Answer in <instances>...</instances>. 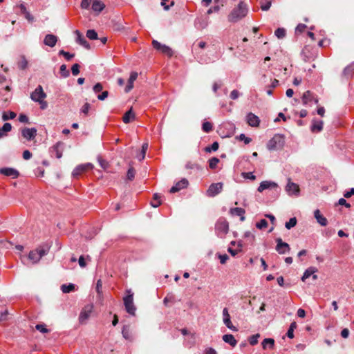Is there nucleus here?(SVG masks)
I'll return each instance as SVG.
<instances>
[{"instance_id":"25","label":"nucleus","mask_w":354,"mask_h":354,"mask_svg":"<svg viewBox=\"0 0 354 354\" xmlns=\"http://www.w3.org/2000/svg\"><path fill=\"white\" fill-rule=\"evenodd\" d=\"M314 216L316 218L317 223L322 226H326L327 225V219L320 212L319 209H316L314 212Z\"/></svg>"},{"instance_id":"60","label":"nucleus","mask_w":354,"mask_h":354,"mask_svg":"<svg viewBox=\"0 0 354 354\" xmlns=\"http://www.w3.org/2000/svg\"><path fill=\"white\" fill-rule=\"evenodd\" d=\"M239 92L237 90H233L230 93V98L232 100H236L239 97Z\"/></svg>"},{"instance_id":"42","label":"nucleus","mask_w":354,"mask_h":354,"mask_svg":"<svg viewBox=\"0 0 354 354\" xmlns=\"http://www.w3.org/2000/svg\"><path fill=\"white\" fill-rule=\"evenodd\" d=\"M244 237L247 239V241L250 244H252L255 239L254 235L252 234L250 232H246L244 234Z\"/></svg>"},{"instance_id":"9","label":"nucleus","mask_w":354,"mask_h":354,"mask_svg":"<svg viewBox=\"0 0 354 354\" xmlns=\"http://www.w3.org/2000/svg\"><path fill=\"white\" fill-rule=\"evenodd\" d=\"M37 129L35 128H23L21 130V136L27 140L30 141L35 138L37 136Z\"/></svg>"},{"instance_id":"33","label":"nucleus","mask_w":354,"mask_h":354,"mask_svg":"<svg viewBox=\"0 0 354 354\" xmlns=\"http://www.w3.org/2000/svg\"><path fill=\"white\" fill-rule=\"evenodd\" d=\"M61 290L64 293H69L75 290V285L73 283L63 284L61 286Z\"/></svg>"},{"instance_id":"29","label":"nucleus","mask_w":354,"mask_h":354,"mask_svg":"<svg viewBox=\"0 0 354 354\" xmlns=\"http://www.w3.org/2000/svg\"><path fill=\"white\" fill-rule=\"evenodd\" d=\"M261 345L263 349H266L268 346L272 349L274 346V339L272 338H266L262 342Z\"/></svg>"},{"instance_id":"26","label":"nucleus","mask_w":354,"mask_h":354,"mask_svg":"<svg viewBox=\"0 0 354 354\" xmlns=\"http://www.w3.org/2000/svg\"><path fill=\"white\" fill-rule=\"evenodd\" d=\"M135 119V114L132 111V109H130L128 111H127L123 118H122V121L125 123V124H128L132 121H133Z\"/></svg>"},{"instance_id":"17","label":"nucleus","mask_w":354,"mask_h":354,"mask_svg":"<svg viewBox=\"0 0 354 354\" xmlns=\"http://www.w3.org/2000/svg\"><path fill=\"white\" fill-rule=\"evenodd\" d=\"M156 50L161 52L162 54H164L169 57H171L174 53L173 50L170 47H169L165 44H162L157 41H156Z\"/></svg>"},{"instance_id":"52","label":"nucleus","mask_w":354,"mask_h":354,"mask_svg":"<svg viewBox=\"0 0 354 354\" xmlns=\"http://www.w3.org/2000/svg\"><path fill=\"white\" fill-rule=\"evenodd\" d=\"M71 72L74 76L77 75L80 73V65L75 64L71 67Z\"/></svg>"},{"instance_id":"36","label":"nucleus","mask_w":354,"mask_h":354,"mask_svg":"<svg viewBox=\"0 0 354 354\" xmlns=\"http://www.w3.org/2000/svg\"><path fill=\"white\" fill-rule=\"evenodd\" d=\"M122 336L124 337V338H125L126 339H131V333L129 330V327L128 326H123L122 330Z\"/></svg>"},{"instance_id":"63","label":"nucleus","mask_w":354,"mask_h":354,"mask_svg":"<svg viewBox=\"0 0 354 354\" xmlns=\"http://www.w3.org/2000/svg\"><path fill=\"white\" fill-rule=\"evenodd\" d=\"M228 259L229 257L226 254L219 255V259L221 264H225Z\"/></svg>"},{"instance_id":"14","label":"nucleus","mask_w":354,"mask_h":354,"mask_svg":"<svg viewBox=\"0 0 354 354\" xmlns=\"http://www.w3.org/2000/svg\"><path fill=\"white\" fill-rule=\"evenodd\" d=\"M0 174L6 176L12 177V178H17L19 176V173L17 169L9 167L1 168Z\"/></svg>"},{"instance_id":"20","label":"nucleus","mask_w":354,"mask_h":354,"mask_svg":"<svg viewBox=\"0 0 354 354\" xmlns=\"http://www.w3.org/2000/svg\"><path fill=\"white\" fill-rule=\"evenodd\" d=\"M137 77H138L137 72L133 71L131 73L130 77L128 80L127 84L124 88V91L126 93H129L133 88V83H134V81H136V80L137 79Z\"/></svg>"},{"instance_id":"5","label":"nucleus","mask_w":354,"mask_h":354,"mask_svg":"<svg viewBox=\"0 0 354 354\" xmlns=\"http://www.w3.org/2000/svg\"><path fill=\"white\" fill-rule=\"evenodd\" d=\"M215 230L217 232L226 234L229 231V223L225 218H219L216 223Z\"/></svg>"},{"instance_id":"53","label":"nucleus","mask_w":354,"mask_h":354,"mask_svg":"<svg viewBox=\"0 0 354 354\" xmlns=\"http://www.w3.org/2000/svg\"><path fill=\"white\" fill-rule=\"evenodd\" d=\"M238 139L239 140L244 141L245 144L246 145L249 144L252 141L251 138L246 137L245 135L243 133L240 134L239 136L238 137Z\"/></svg>"},{"instance_id":"12","label":"nucleus","mask_w":354,"mask_h":354,"mask_svg":"<svg viewBox=\"0 0 354 354\" xmlns=\"http://www.w3.org/2000/svg\"><path fill=\"white\" fill-rule=\"evenodd\" d=\"M91 168L92 165L90 163L80 165L73 169L72 175L74 178H78L82 174Z\"/></svg>"},{"instance_id":"51","label":"nucleus","mask_w":354,"mask_h":354,"mask_svg":"<svg viewBox=\"0 0 354 354\" xmlns=\"http://www.w3.org/2000/svg\"><path fill=\"white\" fill-rule=\"evenodd\" d=\"M219 145L217 142H214L212 143L211 147H207L205 148V151L210 152L211 151H216L218 149Z\"/></svg>"},{"instance_id":"40","label":"nucleus","mask_w":354,"mask_h":354,"mask_svg":"<svg viewBox=\"0 0 354 354\" xmlns=\"http://www.w3.org/2000/svg\"><path fill=\"white\" fill-rule=\"evenodd\" d=\"M297 225V218L295 217L291 218L288 222H286L285 226L287 229L290 230Z\"/></svg>"},{"instance_id":"21","label":"nucleus","mask_w":354,"mask_h":354,"mask_svg":"<svg viewBox=\"0 0 354 354\" xmlns=\"http://www.w3.org/2000/svg\"><path fill=\"white\" fill-rule=\"evenodd\" d=\"M277 187V184L274 182L271 181H263L260 183L259 187H258L257 190L259 192H262L265 189H274Z\"/></svg>"},{"instance_id":"24","label":"nucleus","mask_w":354,"mask_h":354,"mask_svg":"<svg viewBox=\"0 0 354 354\" xmlns=\"http://www.w3.org/2000/svg\"><path fill=\"white\" fill-rule=\"evenodd\" d=\"M75 34L77 35V42L80 44L81 46L84 47L86 49H90L91 46L89 43L86 40V39L82 35L79 30H75Z\"/></svg>"},{"instance_id":"35","label":"nucleus","mask_w":354,"mask_h":354,"mask_svg":"<svg viewBox=\"0 0 354 354\" xmlns=\"http://www.w3.org/2000/svg\"><path fill=\"white\" fill-rule=\"evenodd\" d=\"M322 129H323V122L322 121L315 122L311 127L312 131H320L322 130Z\"/></svg>"},{"instance_id":"10","label":"nucleus","mask_w":354,"mask_h":354,"mask_svg":"<svg viewBox=\"0 0 354 354\" xmlns=\"http://www.w3.org/2000/svg\"><path fill=\"white\" fill-rule=\"evenodd\" d=\"M312 102H315V104H317L318 99L314 96L311 91H307L304 92L302 95V103L304 105H311Z\"/></svg>"},{"instance_id":"50","label":"nucleus","mask_w":354,"mask_h":354,"mask_svg":"<svg viewBox=\"0 0 354 354\" xmlns=\"http://www.w3.org/2000/svg\"><path fill=\"white\" fill-rule=\"evenodd\" d=\"M268 226V221L266 219H261L256 223V227L259 229L266 228Z\"/></svg>"},{"instance_id":"18","label":"nucleus","mask_w":354,"mask_h":354,"mask_svg":"<svg viewBox=\"0 0 354 354\" xmlns=\"http://www.w3.org/2000/svg\"><path fill=\"white\" fill-rule=\"evenodd\" d=\"M188 184H189L188 180L185 178H183L181 180L176 183V185H174L170 189L169 192H170V193L178 192L180 190H181L182 189L187 187Z\"/></svg>"},{"instance_id":"6","label":"nucleus","mask_w":354,"mask_h":354,"mask_svg":"<svg viewBox=\"0 0 354 354\" xmlns=\"http://www.w3.org/2000/svg\"><path fill=\"white\" fill-rule=\"evenodd\" d=\"M46 97V94L44 91L41 85H39L35 90L30 94V98L34 102H38L44 100Z\"/></svg>"},{"instance_id":"59","label":"nucleus","mask_w":354,"mask_h":354,"mask_svg":"<svg viewBox=\"0 0 354 354\" xmlns=\"http://www.w3.org/2000/svg\"><path fill=\"white\" fill-rule=\"evenodd\" d=\"M28 117L25 115V114H23V113H21L19 116V121L20 122H23V123H28Z\"/></svg>"},{"instance_id":"1","label":"nucleus","mask_w":354,"mask_h":354,"mask_svg":"<svg viewBox=\"0 0 354 354\" xmlns=\"http://www.w3.org/2000/svg\"><path fill=\"white\" fill-rule=\"evenodd\" d=\"M248 14V8L245 3L240 2L237 7L234 8L228 15V21L230 22H237Z\"/></svg>"},{"instance_id":"55","label":"nucleus","mask_w":354,"mask_h":354,"mask_svg":"<svg viewBox=\"0 0 354 354\" xmlns=\"http://www.w3.org/2000/svg\"><path fill=\"white\" fill-rule=\"evenodd\" d=\"M242 176L245 178L250 179V180H252L256 179V176L252 172H244V173H242Z\"/></svg>"},{"instance_id":"64","label":"nucleus","mask_w":354,"mask_h":354,"mask_svg":"<svg viewBox=\"0 0 354 354\" xmlns=\"http://www.w3.org/2000/svg\"><path fill=\"white\" fill-rule=\"evenodd\" d=\"M338 204L340 205H344L347 208H350L351 207V205L349 203H348L346 202V201L344 198H343L339 199Z\"/></svg>"},{"instance_id":"56","label":"nucleus","mask_w":354,"mask_h":354,"mask_svg":"<svg viewBox=\"0 0 354 354\" xmlns=\"http://www.w3.org/2000/svg\"><path fill=\"white\" fill-rule=\"evenodd\" d=\"M168 0H161V6L164 8V10H168L171 6H173L174 5V1H172L170 3V5H167L166 1Z\"/></svg>"},{"instance_id":"4","label":"nucleus","mask_w":354,"mask_h":354,"mask_svg":"<svg viewBox=\"0 0 354 354\" xmlns=\"http://www.w3.org/2000/svg\"><path fill=\"white\" fill-rule=\"evenodd\" d=\"M284 145V137L281 134H275L270 139L268 144L267 148L270 151L277 150L281 149Z\"/></svg>"},{"instance_id":"13","label":"nucleus","mask_w":354,"mask_h":354,"mask_svg":"<svg viewBox=\"0 0 354 354\" xmlns=\"http://www.w3.org/2000/svg\"><path fill=\"white\" fill-rule=\"evenodd\" d=\"M286 190L289 195L295 194L297 196L299 195L300 192L299 185L296 183H292L290 178L288 179V184L286 187Z\"/></svg>"},{"instance_id":"43","label":"nucleus","mask_w":354,"mask_h":354,"mask_svg":"<svg viewBox=\"0 0 354 354\" xmlns=\"http://www.w3.org/2000/svg\"><path fill=\"white\" fill-rule=\"evenodd\" d=\"M59 55H63L67 61H70L75 56L74 54H71L68 52L64 51V50H59Z\"/></svg>"},{"instance_id":"7","label":"nucleus","mask_w":354,"mask_h":354,"mask_svg":"<svg viewBox=\"0 0 354 354\" xmlns=\"http://www.w3.org/2000/svg\"><path fill=\"white\" fill-rule=\"evenodd\" d=\"M223 185L222 183L211 184L207 190V195L209 197H214L222 191Z\"/></svg>"},{"instance_id":"31","label":"nucleus","mask_w":354,"mask_h":354,"mask_svg":"<svg viewBox=\"0 0 354 354\" xmlns=\"http://www.w3.org/2000/svg\"><path fill=\"white\" fill-rule=\"evenodd\" d=\"M260 4L263 11H268L271 7L272 0H261Z\"/></svg>"},{"instance_id":"30","label":"nucleus","mask_w":354,"mask_h":354,"mask_svg":"<svg viewBox=\"0 0 354 354\" xmlns=\"http://www.w3.org/2000/svg\"><path fill=\"white\" fill-rule=\"evenodd\" d=\"M12 129L11 124L6 122L1 128H0V138L6 136V133L10 131Z\"/></svg>"},{"instance_id":"23","label":"nucleus","mask_w":354,"mask_h":354,"mask_svg":"<svg viewBox=\"0 0 354 354\" xmlns=\"http://www.w3.org/2000/svg\"><path fill=\"white\" fill-rule=\"evenodd\" d=\"M105 8L104 3L100 0H93L91 8L93 12L99 14Z\"/></svg>"},{"instance_id":"37","label":"nucleus","mask_w":354,"mask_h":354,"mask_svg":"<svg viewBox=\"0 0 354 354\" xmlns=\"http://www.w3.org/2000/svg\"><path fill=\"white\" fill-rule=\"evenodd\" d=\"M86 37L91 40L97 39V33L95 30H88L86 32Z\"/></svg>"},{"instance_id":"41","label":"nucleus","mask_w":354,"mask_h":354,"mask_svg":"<svg viewBox=\"0 0 354 354\" xmlns=\"http://www.w3.org/2000/svg\"><path fill=\"white\" fill-rule=\"evenodd\" d=\"M60 74L64 77H67L69 76V71L67 69V67L65 64H62L60 66Z\"/></svg>"},{"instance_id":"45","label":"nucleus","mask_w":354,"mask_h":354,"mask_svg":"<svg viewBox=\"0 0 354 354\" xmlns=\"http://www.w3.org/2000/svg\"><path fill=\"white\" fill-rule=\"evenodd\" d=\"M219 162V159L214 157L209 159V166L211 169H215Z\"/></svg>"},{"instance_id":"32","label":"nucleus","mask_w":354,"mask_h":354,"mask_svg":"<svg viewBox=\"0 0 354 354\" xmlns=\"http://www.w3.org/2000/svg\"><path fill=\"white\" fill-rule=\"evenodd\" d=\"M354 73V64H351L346 66L343 71V75L349 77Z\"/></svg>"},{"instance_id":"48","label":"nucleus","mask_w":354,"mask_h":354,"mask_svg":"<svg viewBox=\"0 0 354 354\" xmlns=\"http://www.w3.org/2000/svg\"><path fill=\"white\" fill-rule=\"evenodd\" d=\"M202 129L205 132L209 133L212 130V124L209 122H205L203 124Z\"/></svg>"},{"instance_id":"28","label":"nucleus","mask_w":354,"mask_h":354,"mask_svg":"<svg viewBox=\"0 0 354 354\" xmlns=\"http://www.w3.org/2000/svg\"><path fill=\"white\" fill-rule=\"evenodd\" d=\"M317 272V269L315 267H310L304 273V275L301 277V280L304 281L306 279L310 277L312 274Z\"/></svg>"},{"instance_id":"11","label":"nucleus","mask_w":354,"mask_h":354,"mask_svg":"<svg viewBox=\"0 0 354 354\" xmlns=\"http://www.w3.org/2000/svg\"><path fill=\"white\" fill-rule=\"evenodd\" d=\"M276 250L281 254L288 252L290 250L289 245L282 241L281 238L276 239Z\"/></svg>"},{"instance_id":"19","label":"nucleus","mask_w":354,"mask_h":354,"mask_svg":"<svg viewBox=\"0 0 354 354\" xmlns=\"http://www.w3.org/2000/svg\"><path fill=\"white\" fill-rule=\"evenodd\" d=\"M248 124L253 127H258L259 125L260 120L258 116L252 113H249L247 116Z\"/></svg>"},{"instance_id":"39","label":"nucleus","mask_w":354,"mask_h":354,"mask_svg":"<svg viewBox=\"0 0 354 354\" xmlns=\"http://www.w3.org/2000/svg\"><path fill=\"white\" fill-rule=\"evenodd\" d=\"M274 35L279 38L282 39L286 36V30L283 28H278L275 32Z\"/></svg>"},{"instance_id":"15","label":"nucleus","mask_w":354,"mask_h":354,"mask_svg":"<svg viewBox=\"0 0 354 354\" xmlns=\"http://www.w3.org/2000/svg\"><path fill=\"white\" fill-rule=\"evenodd\" d=\"M223 323L225 324V325L228 328H230L234 331H236L237 328L233 326V324L230 320V314L228 313V310L227 308H225L223 310Z\"/></svg>"},{"instance_id":"22","label":"nucleus","mask_w":354,"mask_h":354,"mask_svg":"<svg viewBox=\"0 0 354 354\" xmlns=\"http://www.w3.org/2000/svg\"><path fill=\"white\" fill-rule=\"evenodd\" d=\"M57 41V37L53 34H48L45 36L44 43L50 47H54Z\"/></svg>"},{"instance_id":"57","label":"nucleus","mask_w":354,"mask_h":354,"mask_svg":"<svg viewBox=\"0 0 354 354\" xmlns=\"http://www.w3.org/2000/svg\"><path fill=\"white\" fill-rule=\"evenodd\" d=\"M92 0H82L81 8L82 9H88Z\"/></svg>"},{"instance_id":"61","label":"nucleus","mask_w":354,"mask_h":354,"mask_svg":"<svg viewBox=\"0 0 354 354\" xmlns=\"http://www.w3.org/2000/svg\"><path fill=\"white\" fill-rule=\"evenodd\" d=\"M306 28V26L305 24H300L296 27V32L301 33L305 30Z\"/></svg>"},{"instance_id":"44","label":"nucleus","mask_w":354,"mask_h":354,"mask_svg":"<svg viewBox=\"0 0 354 354\" xmlns=\"http://www.w3.org/2000/svg\"><path fill=\"white\" fill-rule=\"evenodd\" d=\"M35 328L41 333H47L49 332L48 329L46 328V324H37L35 326Z\"/></svg>"},{"instance_id":"62","label":"nucleus","mask_w":354,"mask_h":354,"mask_svg":"<svg viewBox=\"0 0 354 354\" xmlns=\"http://www.w3.org/2000/svg\"><path fill=\"white\" fill-rule=\"evenodd\" d=\"M109 95V92L107 91H103L101 94L97 95V98L100 100H104Z\"/></svg>"},{"instance_id":"8","label":"nucleus","mask_w":354,"mask_h":354,"mask_svg":"<svg viewBox=\"0 0 354 354\" xmlns=\"http://www.w3.org/2000/svg\"><path fill=\"white\" fill-rule=\"evenodd\" d=\"M64 150V143L62 142H57L50 149L51 156H55L59 159L62 156Z\"/></svg>"},{"instance_id":"58","label":"nucleus","mask_w":354,"mask_h":354,"mask_svg":"<svg viewBox=\"0 0 354 354\" xmlns=\"http://www.w3.org/2000/svg\"><path fill=\"white\" fill-rule=\"evenodd\" d=\"M102 89H103V86L101 83H97L93 86V91L95 93L101 92L102 91Z\"/></svg>"},{"instance_id":"38","label":"nucleus","mask_w":354,"mask_h":354,"mask_svg":"<svg viewBox=\"0 0 354 354\" xmlns=\"http://www.w3.org/2000/svg\"><path fill=\"white\" fill-rule=\"evenodd\" d=\"M136 170L133 167H130L127 171V178L129 180H133L135 178Z\"/></svg>"},{"instance_id":"54","label":"nucleus","mask_w":354,"mask_h":354,"mask_svg":"<svg viewBox=\"0 0 354 354\" xmlns=\"http://www.w3.org/2000/svg\"><path fill=\"white\" fill-rule=\"evenodd\" d=\"M90 107L91 105L89 103H85L81 109V112L84 113L85 115H88Z\"/></svg>"},{"instance_id":"34","label":"nucleus","mask_w":354,"mask_h":354,"mask_svg":"<svg viewBox=\"0 0 354 354\" xmlns=\"http://www.w3.org/2000/svg\"><path fill=\"white\" fill-rule=\"evenodd\" d=\"M17 114L13 111L3 112L2 115V120L6 121L12 120L16 117Z\"/></svg>"},{"instance_id":"47","label":"nucleus","mask_w":354,"mask_h":354,"mask_svg":"<svg viewBox=\"0 0 354 354\" xmlns=\"http://www.w3.org/2000/svg\"><path fill=\"white\" fill-rule=\"evenodd\" d=\"M147 149H148V143H144L142 146V150H141L142 156H140V157L138 156V160L140 161L142 160L145 158Z\"/></svg>"},{"instance_id":"49","label":"nucleus","mask_w":354,"mask_h":354,"mask_svg":"<svg viewBox=\"0 0 354 354\" xmlns=\"http://www.w3.org/2000/svg\"><path fill=\"white\" fill-rule=\"evenodd\" d=\"M232 214L237 216H243L245 214V210L241 207H235L231 209Z\"/></svg>"},{"instance_id":"3","label":"nucleus","mask_w":354,"mask_h":354,"mask_svg":"<svg viewBox=\"0 0 354 354\" xmlns=\"http://www.w3.org/2000/svg\"><path fill=\"white\" fill-rule=\"evenodd\" d=\"M127 295L123 298L126 311L131 315H135L136 307L133 304V293L131 290H126Z\"/></svg>"},{"instance_id":"2","label":"nucleus","mask_w":354,"mask_h":354,"mask_svg":"<svg viewBox=\"0 0 354 354\" xmlns=\"http://www.w3.org/2000/svg\"><path fill=\"white\" fill-rule=\"evenodd\" d=\"M48 245H40L36 250H32L28 254V259L33 263H37L42 257L46 255L49 251Z\"/></svg>"},{"instance_id":"27","label":"nucleus","mask_w":354,"mask_h":354,"mask_svg":"<svg viewBox=\"0 0 354 354\" xmlns=\"http://www.w3.org/2000/svg\"><path fill=\"white\" fill-rule=\"evenodd\" d=\"M223 340L233 347L235 346L237 344V341L232 334L224 335L223 336Z\"/></svg>"},{"instance_id":"16","label":"nucleus","mask_w":354,"mask_h":354,"mask_svg":"<svg viewBox=\"0 0 354 354\" xmlns=\"http://www.w3.org/2000/svg\"><path fill=\"white\" fill-rule=\"evenodd\" d=\"M92 308L91 306H88L82 309L79 317L81 324H84L88 319L92 312Z\"/></svg>"},{"instance_id":"46","label":"nucleus","mask_w":354,"mask_h":354,"mask_svg":"<svg viewBox=\"0 0 354 354\" xmlns=\"http://www.w3.org/2000/svg\"><path fill=\"white\" fill-rule=\"evenodd\" d=\"M259 337H260V335L258 333L250 337V338H249L250 344L252 346L256 345L258 343V339Z\"/></svg>"}]
</instances>
